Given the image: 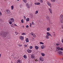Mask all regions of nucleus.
I'll return each mask as SVG.
<instances>
[{"label": "nucleus", "mask_w": 63, "mask_h": 63, "mask_svg": "<svg viewBox=\"0 0 63 63\" xmlns=\"http://www.w3.org/2000/svg\"><path fill=\"white\" fill-rule=\"evenodd\" d=\"M7 36V33L5 32H3L1 33V36L2 38L6 37Z\"/></svg>", "instance_id": "obj_1"}, {"label": "nucleus", "mask_w": 63, "mask_h": 63, "mask_svg": "<svg viewBox=\"0 0 63 63\" xmlns=\"http://www.w3.org/2000/svg\"><path fill=\"white\" fill-rule=\"evenodd\" d=\"M39 60L41 61V62H43L44 60V58H43L42 57H40L39 58Z\"/></svg>", "instance_id": "obj_2"}, {"label": "nucleus", "mask_w": 63, "mask_h": 63, "mask_svg": "<svg viewBox=\"0 0 63 63\" xmlns=\"http://www.w3.org/2000/svg\"><path fill=\"white\" fill-rule=\"evenodd\" d=\"M9 21H11L12 22H15V19L13 18H10Z\"/></svg>", "instance_id": "obj_3"}, {"label": "nucleus", "mask_w": 63, "mask_h": 63, "mask_svg": "<svg viewBox=\"0 0 63 63\" xmlns=\"http://www.w3.org/2000/svg\"><path fill=\"white\" fill-rule=\"evenodd\" d=\"M17 63H22V61L20 59H18L16 61Z\"/></svg>", "instance_id": "obj_4"}, {"label": "nucleus", "mask_w": 63, "mask_h": 63, "mask_svg": "<svg viewBox=\"0 0 63 63\" xmlns=\"http://www.w3.org/2000/svg\"><path fill=\"white\" fill-rule=\"evenodd\" d=\"M47 4L50 7V8H51L52 7V5H51V4L50 3V2H47Z\"/></svg>", "instance_id": "obj_5"}, {"label": "nucleus", "mask_w": 63, "mask_h": 63, "mask_svg": "<svg viewBox=\"0 0 63 63\" xmlns=\"http://www.w3.org/2000/svg\"><path fill=\"white\" fill-rule=\"evenodd\" d=\"M31 57L32 59H35V56L34 54H32L31 55Z\"/></svg>", "instance_id": "obj_6"}, {"label": "nucleus", "mask_w": 63, "mask_h": 63, "mask_svg": "<svg viewBox=\"0 0 63 63\" xmlns=\"http://www.w3.org/2000/svg\"><path fill=\"white\" fill-rule=\"evenodd\" d=\"M27 51L28 53H31V52H32V50H30L29 49H28L27 50Z\"/></svg>", "instance_id": "obj_7"}, {"label": "nucleus", "mask_w": 63, "mask_h": 63, "mask_svg": "<svg viewBox=\"0 0 63 63\" xmlns=\"http://www.w3.org/2000/svg\"><path fill=\"white\" fill-rule=\"evenodd\" d=\"M19 39L21 40H23V37L22 36H20L19 37Z\"/></svg>", "instance_id": "obj_8"}, {"label": "nucleus", "mask_w": 63, "mask_h": 63, "mask_svg": "<svg viewBox=\"0 0 63 63\" xmlns=\"http://www.w3.org/2000/svg\"><path fill=\"white\" fill-rule=\"evenodd\" d=\"M60 47H56V49L57 51H58L60 50Z\"/></svg>", "instance_id": "obj_9"}, {"label": "nucleus", "mask_w": 63, "mask_h": 63, "mask_svg": "<svg viewBox=\"0 0 63 63\" xmlns=\"http://www.w3.org/2000/svg\"><path fill=\"white\" fill-rule=\"evenodd\" d=\"M60 18L61 20L63 19V15H61L60 16Z\"/></svg>", "instance_id": "obj_10"}, {"label": "nucleus", "mask_w": 63, "mask_h": 63, "mask_svg": "<svg viewBox=\"0 0 63 63\" xmlns=\"http://www.w3.org/2000/svg\"><path fill=\"white\" fill-rule=\"evenodd\" d=\"M47 35L49 36H51V37H52L51 35L50 34V33H49L48 32H47Z\"/></svg>", "instance_id": "obj_11"}, {"label": "nucleus", "mask_w": 63, "mask_h": 63, "mask_svg": "<svg viewBox=\"0 0 63 63\" xmlns=\"http://www.w3.org/2000/svg\"><path fill=\"white\" fill-rule=\"evenodd\" d=\"M46 30L47 31H50V28L49 27H48L47 28Z\"/></svg>", "instance_id": "obj_12"}, {"label": "nucleus", "mask_w": 63, "mask_h": 63, "mask_svg": "<svg viewBox=\"0 0 63 63\" xmlns=\"http://www.w3.org/2000/svg\"><path fill=\"white\" fill-rule=\"evenodd\" d=\"M34 4L35 5H40V3L36 2L34 3Z\"/></svg>", "instance_id": "obj_13"}, {"label": "nucleus", "mask_w": 63, "mask_h": 63, "mask_svg": "<svg viewBox=\"0 0 63 63\" xmlns=\"http://www.w3.org/2000/svg\"><path fill=\"white\" fill-rule=\"evenodd\" d=\"M48 10L49 11L50 14H52V9L49 8L48 9Z\"/></svg>", "instance_id": "obj_14"}, {"label": "nucleus", "mask_w": 63, "mask_h": 63, "mask_svg": "<svg viewBox=\"0 0 63 63\" xmlns=\"http://www.w3.org/2000/svg\"><path fill=\"white\" fill-rule=\"evenodd\" d=\"M58 53H59V55H61L62 53V52L61 51H59L58 52Z\"/></svg>", "instance_id": "obj_15"}, {"label": "nucleus", "mask_w": 63, "mask_h": 63, "mask_svg": "<svg viewBox=\"0 0 63 63\" xmlns=\"http://www.w3.org/2000/svg\"><path fill=\"white\" fill-rule=\"evenodd\" d=\"M41 48L42 49H44L45 48V46L44 45H42L41 46Z\"/></svg>", "instance_id": "obj_16"}, {"label": "nucleus", "mask_w": 63, "mask_h": 63, "mask_svg": "<svg viewBox=\"0 0 63 63\" xmlns=\"http://www.w3.org/2000/svg\"><path fill=\"white\" fill-rule=\"evenodd\" d=\"M35 47L36 50H38V46H35Z\"/></svg>", "instance_id": "obj_17"}, {"label": "nucleus", "mask_w": 63, "mask_h": 63, "mask_svg": "<svg viewBox=\"0 0 63 63\" xmlns=\"http://www.w3.org/2000/svg\"><path fill=\"white\" fill-rule=\"evenodd\" d=\"M7 13H8V14H10V13H11L10 11L9 10H7Z\"/></svg>", "instance_id": "obj_18"}, {"label": "nucleus", "mask_w": 63, "mask_h": 63, "mask_svg": "<svg viewBox=\"0 0 63 63\" xmlns=\"http://www.w3.org/2000/svg\"><path fill=\"white\" fill-rule=\"evenodd\" d=\"M49 36L48 35H46V37L47 39H49V36Z\"/></svg>", "instance_id": "obj_19"}, {"label": "nucleus", "mask_w": 63, "mask_h": 63, "mask_svg": "<svg viewBox=\"0 0 63 63\" xmlns=\"http://www.w3.org/2000/svg\"><path fill=\"white\" fill-rule=\"evenodd\" d=\"M41 54L42 56H44L45 55V54L44 53H41Z\"/></svg>", "instance_id": "obj_20"}, {"label": "nucleus", "mask_w": 63, "mask_h": 63, "mask_svg": "<svg viewBox=\"0 0 63 63\" xmlns=\"http://www.w3.org/2000/svg\"><path fill=\"white\" fill-rule=\"evenodd\" d=\"M26 42H29V40H28V39L27 38L26 39Z\"/></svg>", "instance_id": "obj_21"}, {"label": "nucleus", "mask_w": 63, "mask_h": 63, "mask_svg": "<svg viewBox=\"0 0 63 63\" xmlns=\"http://www.w3.org/2000/svg\"><path fill=\"white\" fill-rule=\"evenodd\" d=\"M23 57L25 59H26L27 58V57H26V55H24Z\"/></svg>", "instance_id": "obj_22"}, {"label": "nucleus", "mask_w": 63, "mask_h": 63, "mask_svg": "<svg viewBox=\"0 0 63 63\" xmlns=\"http://www.w3.org/2000/svg\"><path fill=\"white\" fill-rule=\"evenodd\" d=\"M23 1L25 3H27V0H23Z\"/></svg>", "instance_id": "obj_23"}, {"label": "nucleus", "mask_w": 63, "mask_h": 63, "mask_svg": "<svg viewBox=\"0 0 63 63\" xmlns=\"http://www.w3.org/2000/svg\"><path fill=\"white\" fill-rule=\"evenodd\" d=\"M34 37V38H36L37 37V36H36V35L35 34H34L33 35V36H32Z\"/></svg>", "instance_id": "obj_24"}, {"label": "nucleus", "mask_w": 63, "mask_h": 63, "mask_svg": "<svg viewBox=\"0 0 63 63\" xmlns=\"http://www.w3.org/2000/svg\"><path fill=\"white\" fill-rule=\"evenodd\" d=\"M55 1H56V0H51V1L52 2H55Z\"/></svg>", "instance_id": "obj_25"}, {"label": "nucleus", "mask_w": 63, "mask_h": 63, "mask_svg": "<svg viewBox=\"0 0 63 63\" xmlns=\"http://www.w3.org/2000/svg\"><path fill=\"white\" fill-rule=\"evenodd\" d=\"M39 2L41 3H43V0H39Z\"/></svg>", "instance_id": "obj_26"}, {"label": "nucleus", "mask_w": 63, "mask_h": 63, "mask_svg": "<svg viewBox=\"0 0 63 63\" xmlns=\"http://www.w3.org/2000/svg\"><path fill=\"white\" fill-rule=\"evenodd\" d=\"M11 10H14V6L13 5H12L11 6Z\"/></svg>", "instance_id": "obj_27"}, {"label": "nucleus", "mask_w": 63, "mask_h": 63, "mask_svg": "<svg viewBox=\"0 0 63 63\" xmlns=\"http://www.w3.org/2000/svg\"><path fill=\"white\" fill-rule=\"evenodd\" d=\"M47 18L48 19V20H50V18L48 17V16L47 17Z\"/></svg>", "instance_id": "obj_28"}, {"label": "nucleus", "mask_w": 63, "mask_h": 63, "mask_svg": "<svg viewBox=\"0 0 63 63\" xmlns=\"http://www.w3.org/2000/svg\"><path fill=\"white\" fill-rule=\"evenodd\" d=\"M39 43L40 45H44V43H43V42H40Z\"/></svg>", "instance_id": "obj_29"}, {"label": "nucleus", "mask_w": 63, "mask_h": 63, "mask_svg": "<svg viewBox=\"0 0 63 63\" xmlns=\"http://www.w3.org/2000/svg\"><path fill=\"white\" fill-rule=\"evenodd\" d=\"M29 21V18H27L26 19V21Z\"/></svg>", "instance_id": "obj_30"}, {"label": "nucleus", "mask_w": 63, "mask_h": 63, "mask_svg": "<svg viewBox=\"0 0 63 63\" xmlns=\"http://www.w3.org/2000/svg\"><path fill=\"white\" fill-rule=\"evenodd\" d=\"M38 13V11H36L35 12V14H37Z\"/></svg>", "instance_id": "obj_31"}, {"label": "nucleus", "mask_w": 63, "mask_h": 63, "mask_svg": "<svg viewBox=\"0 0 63 63\" xmlns=\"http://www.w3.org/2000/svg\"><path fill=\"white\" fill-rule=\"evenodd\" d=\"M21 22L22 23H24V22L23 21V19H22L21 20Z\"/></svg>", "instance_id": "obj_32"}, {"label": "nucleus", "mask_w": 63, "mask_h": 63, "mask_svg": "<svg viewBox=\"0 0 63 63\" xmlns=\"http://www.w3.org/2000/svg\"><path fill=\"white\" fill-rule=\"evenodd\" d=\"M34 33L33 32H31V35H32V36H33V35H34Z\"/></svg>", "instance_id": "obj_33"}, {"label": "nucleus", "mask_w": 63, "mask_h": 63, "mask_svg": "<svg viewBox=\"0 0 63 63\" xmlns=\"http://www.w3.org/2000/svg\"><path fill=\"white\" fill-rule=\"evenodd\" d=\"M22 5L21 4L20 5V8H22Z\"/></svg>", "instance_id": "obj_34"}, {"label": "nucleus", "mask_w": 63, "mask_h": 63, "mask_svg": "<svg viewBox=\"0 0 63 63\" xmlns=\"http://www.w3.org/2000/svg\"><path fill=\"white\" fill-rule=\"evenodd\" d=\"M25 35V33H22L21 34V35Z\"/></svg>", "instance_id": "obj_35"}, {"label": "nucleus", "mask_w": 63, "mask_h": 63, "mask_svg": "<svg viewBox=\"0 0 63 63\" xmlns=\"http://www.w3.org/2000/svg\"><path fill=\"white\" fill-rule=\"evenodd\" d=\"M15 34H16V35H17V34H18L17 32H15Z\"/></svg>", "instance_id": "obj_36"}, {"label": "nucleus", "mask_w": 63, "mask_h": 63, "mask_svg": "<svg viewBox=\"0 0 63 63\" xmlns=\"http://www.w3.org/2000/svg\"><path fill=\"white\" fill-rule=\"evenodd\" d=\"M27 7V8H28V9H29V8H30V6H29V5H27L26 6Z\"/></svg>", "instance_id": "obj_37"}, {"label": "nucleus", "mask_w": 63, "mask_h": 63, "mask_svg": "<svg viewBox=\"0 0 63 63\" xmlns=\"http://www.w3.org/2000/svg\"><path fill=\"white\" fill-rule=\"evenodd\" d=\"M9 23L10 24H12V22L10 21Z\"/></svg>", "instance_id": "obj_38"}, {"label": "nucleus", "mask_w": 63, "mask_h": 63, "mask_svg": "<svg viewBox=\"0 0 63 63\" xmlns=\"http://www.w3.org/2000/svg\"><path fill=\"white\" fill-rule=\"evenodd\" d=\"M34 24H35L34 23V22L33 21H32V25H34Z\"/></svg>", "instance_id": "obj_39"}, {"label": "nucleus", "mask_w": 63, "mask_h": 63, "mask_svg": "<svg viewBox=\"0 0 63 63\" xmlns=\"http://www.w3.org/2000/svg\"><path fill=\"white\" fill-rule=\"evenodd\" d=\"M32 46H31L30 47V49H32Z\"/></svg>", "instance_id": "obj_40"}, {"label": "nucleus", "mask_w": 63, "mask_h": 63, "mask_svg": "<svg viewBox=\"0 0 63 63\" xmlns=\"http://www.w3.org/2000/svg\"><path fill=\"white\" fill-rule=\"evenodd\" d=\"M29 27V26H28V25H27L26 26V28H28Z\"/></svg>", "instance_id": "obj_41"}, {"label": "nucleus", "mask_w": 63, "mask_h": 63, "mask_svg": "<svg viewBox=\"0 0 63 63\" xmlns=\"http://www.w3.org/2000/svg\"><path fill=\"white\" fill-rule=\"evenodd\" d=\"M60 50H63V48H60Z\"/></svg>", "instance_id": "obj_42"}, {"label": "nucleus", "mask_w": 63, "mask_h": 63, "mask_svg": "<svg viewBox=\"0 0 63 63\" xmlns=\"http://www.w3.org/2000/svg\"><path fill=\"white\" fill-rule=\"evenodd\" d=\"M22 45H19V46H18L19 47H22Z\"/></svg>", "instance_id": "obj_43"}, {"label": "nucleus", "mask_w": 63, "mask_h": 63, "mask_svg": "<svg viewBox=\"0 0 63 63\" xmlns=\"http://www.w3.org/2000/svg\"><path fill=\"white\" fill-rule=\"evenodd\" d=\"M24 47H27V45H24Z\"/></svg>", "instance_id": "obj_44"}, {"label": "nucleus", "mask_w": 63, "mask_h": 63, "mask_svg": "<svg viewBox=\"0 0 63 63\" xmlns=\"http://www.w3.org/2000/svg\"><path fill=\"white\" fill-rule=\"evenodd\" d=\"M56 45H57V46H59V45H60L59 44H58V43H57L56 44Z\"/></svg>", "instance_id": "obj_45"}, {"label": "nucleus", "mask_w": 63, "mask_h": 63, "mask_svg": "<svg viewBox=\"0 0 63 63\" xmlns=\"http://www.w3.org/2000/svg\"><path fill=\"white\" fill-rule=\"evenodd\" d=\"M31 39L32 40H35V39L33 37H32Z\"/></svg>", "instance_id": "obj_46"}, {"label": "nucleus", "mask_w": 63, "mask_h": 63, "mask_svg": "<svg viewBox=\"0 0 63 63\" xmlns=\"http://www.w3.org/2000/svg\"><path fill=\"white\" fill-rule=\"evenodd\" d=\"M0 16H2V13H1V12H0Z\"/></svg>", "instance_id": "obj_47"}, {"label": "nucleus", "mask_w": 63, "mask_h": 63, "mask_svg": "<svg viewBox=\"0 0 63 63\" xmlns=\"http://www.w3.org/2000/svg\"><path fill=\"white\" fill-rule=\"evenodd\" d=\"M11 26L12 27H14L13 26V24L11 25Z\"/></svg>", "instance_id": "obj_48"}, {"label": "nucleus", "mask_w": 63, "mask_h": 63, "mask_svg": "<svg viewBox=\"0 0 63 63\" xmlns=\"http://www.w3.org/2000/svg\"><path fill=\"white\" fill-rule=\"evenodd\" d=\"M62 42L63 43V39H62Z\"/></svg>", "instance_id": "obj_49"}, {"label": "nucleus", "mask_w": 63, "mask_h": 63, "mask_svg": "<svg viewBox=\"0 0 63 63\" xmlns=\"http://www.w3.org/2000/svg\"><path fill=\"white\" fill-rule=\"evenodd\" d=\"M49 23H51V24H52V22H50V20L49 21Z\"/></svg>", "instance_id": "obj_50"}, {"label": "nucleus", "mask_w": 63, "mask_h": 63, "mask_svg": "<svg viewBox=\"0 0 63 63\" xmlns=\"http://www.w3.org/2000/svg\"><path fill=\"white\" fill-rule=\"evenodd\" d=\"M28 3H26V6H28Z\"/></svg>", "instance_id": "obj_51"}, {"label": "nucleus", "mask_w": 63, "mask_h": 63, "mask_svg": "<svg viewBox=\"0 0 63 63\" xmlns=\"http://www.w3.org/2000/svg\"><path fill=\"white\" fill-rule=\"evenodd\" d=\"M14 26H17V25L16 24H14Z\"/></svg>", "instance_id": "obj_52"}, {"label": "nucleus", "mask_w": 63, "mask_h": 63, "mask_svg": "<svg viewBox=\"0 0 63 63\" xmlns=\"http://www.w3.org/2000/svg\"><path fill=\"white\" fill-rule=\"evenodd\" d=\"M31 23H30V27H31Z\"/></svg>", "instance_id": "obj_53"}, {"label": "nucleus", "mask_w": 63, "mask_h": 63, "mask_svg": "<svg viewBox=\"0 0 63 63\" xmlns=\"http://www.w3.org/2000/svg\"><path fill=\"white\" fill-rule=\"evenodd\" d=\"M61 23H63V21H61Z\"/></svg>", "instance_id": "obj_54"}, {"label": "nucleus", "mask_w": 63, "mask_h": 63, "mask_svg": "<svg viewBox=\"0 0 63 63\" xmlns=\"http://www.w3.org/2000/svg\"><path fill=\"white\" fill-rule=\"evenodd\" d=\"M24 17L25 18H26V17L25 16H24Z\"/></svg>", "instance_id": "obj_55"}, {"label": "nucleus", "mask_w": 63, "mask_h": 63, "mask_svg": "<svg viewBox=\"0 0 63 63\" xmlns=\"http://www.w3.org/2000/svg\"><path fill=\"white\" fill-rule=\"evenodd\" d=\"M1 54H0V57H1Z\"/></svg>", "instance_id": "obj_56"}, {"label": "nucleus", "mask_w": 63, "mask_h": 63, "mask_svg": "<svg viewBox=\"0 0 63 63\" xmlns=\"http://www.w3.org/2000/svg\"><path fill=\"white\" fill-rule=\"evenodd\" d=\"M62 28H63V26H62Z\"/></svg>", "instance_id": "obj_57"}, {"label": "nucleus", "mask_w": 63, "mask_h": 63, "mask_svg": "<svg viewBox=\"0 0 63 63\" xmlns=\"http://www.w3.org/2000/svg\"><path fill=\"white\" fill-rule=\"evenodd\" d=\"M22 27H23V28H24V26H22Z\"/></svg>", "instance_id": "obj_58"}, {"label": "nucleus", "mask_w": 63, "mask_h": 63, "mask_svg": "<svg viewBox=\"0 0 63 63\" xmlns=\"http://www.w3.org/2000/svg\"><path fill=\"white\" fill-rule=\"evenodd\" d=\"M19 45L18 44H17V45L18 46H19Z\"/></svg>", "instance_id": "obj_59"}, {"label": "nucleus", "mask_w": 63, "mask_h": 63, "mask_svg": "<svg viewBox=\"0 0 63 63\" xmlns=\"http://www.w3.org/2000/svg\"><path fill=\"white\" fill-rule=\"evenodd\" d=\"M17 0V1H19V0Z\"/></svg>", "instance_id": "obj_60"}]
</instances>
